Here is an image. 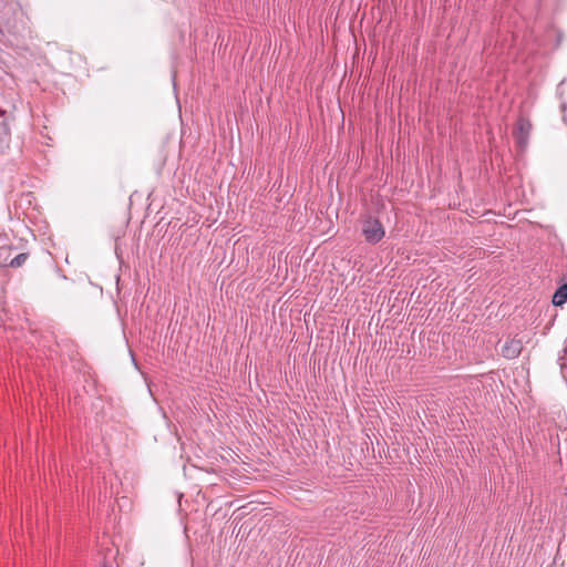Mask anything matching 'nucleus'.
<instances>
[{
	"label": "nucleus",
	"mask_w": 567,
	"mask_h": 567,
	"mask_svg": "<svg viewBox=\"0 0 567 567\" xmlns=\"http://www.w3.org/2000/svg\"><path fill=\"white\" fill-rule=\"evenodd\" d=\"M533 125L530 121L524 116H519L513 130V136L519 151L524 152L529 143V136Z\"/></svg>",
	"instance_id": "obj_1"
},
{
	"label": "nucleus",
	"mask_w": 567,
	"mask_h": 567,
	"mask_svg": "<svg viewBox=\"0 0 567 567\" xmlns=\"http://www.w3.org/2000/svg\"><path fill=\"white\" fill-rule=\"evenodd\" d=\"M362 234L369 244H378L385 235L381 221L369 217L362 224Z\"/></svg>",
	"instance_id": "obj_2"
},
{
	"label": "nucleus",
	"mask_w": 567,
	"mask_h": 567,
	"mask_svg": "<svg viewBox=\"0 0 567 567\" xmlns=\"http://www.w3.org/2000/svg\"><path fill=\"white\" fill-rule=\"evenodd\" d=\"M522 350V341L517 339H511L507 340L502 347V354L507 359H515L520 354Z\"/></svg>",
	"instance_id": "obj_3"
},
{
	"label": "nucleus",
	"mask_w": 567,
	"mask_h": 567,
	"mask_svg": "<svg viewBox=\"0 0 567 567\" xmlns=\"http://www.w3.org/2000/svg\"><path fill=\"white\" fill-rule=\"evenodd\" d=\"M567 301V282L560 285L553 295L551 302L556 307H563Z\"/></svg>",
	"instance_id": "obj_4"
},
{
	"label": "nucleus",
	"mask_w": 567,
	"mask_h": 567,
	"mask_svg": "<svg viewBox=\"0 0 567 567\" xmlns=\"http://www.w3.org/2000/svg\"><path fill=\"white\" fill-rule=\"evenodd\" d=\"M4 114H6L4 111H0V117H1V121H0V137L1 136H9L10 135V127H9V124L7 123Z\"/></svg>",
	"instance_id": "obj_5"
},
{
	"label": "nucleus",
	"mask_w": 567,
	"mask_h": 567,
	"mask_svg": "<svg viewBox=\"0 0 567 567\" xmlns=\"http://www.w3.org/2000/svg\"><path fill=\"white\" fill-rule=\"evenodd\" d=\"M29 255L27 252H21L19 254L18 256H16L11 261H10V267L12 268H19L21 267L28 259Z\"/></svg>",
	"instance_id": "obj_6"
}]
</instances>
